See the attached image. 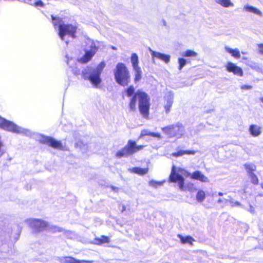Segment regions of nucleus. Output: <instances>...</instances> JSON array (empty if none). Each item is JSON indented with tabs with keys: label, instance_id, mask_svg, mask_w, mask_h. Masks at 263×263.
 Masks as SVG:
<instances>
[{
	"label": "nucleus",
	"instance_id": "nucleus-1",
	"mask_svg": "<svg viewBox=\"0 0 263 263\" xmlns=\"http://www.w3.org/2000/svg\"><path fill=\"white\" fill-rule=\"evenodd\" d=\"M138 99L139 109L142 116L147 118L149 115L150 107V98L148 95L140 90H137L132 97L129 103V109L131 111L136 109L137 100Z\"/></svg>",
	"mask_w": 263,
	"mask_h": 263
},
{
	"label": "nucleus",
	"instance_id": "nucleus-17",
	"mask_svg": "<svg viewBox=\"0 0 263 263\" xmlns=\"http://www.w3.org/2000/svg\"><path fill=\"white\" fill-rule=\"evenodd\" d=\"M261 127L255 124L250 125L249 131L253 137H257L261 133Z\"/></svg>",
	"mask_w": 263,
	"mask_h": 263
},
{
	"label": "nucleus",
	"instance_id": "nucleus-22",
	"mask_svg": "<svg viewBox=\"0 0 263 263\" xmlns=\"http://www.w3.org/2000/svg\"><path fill=\"white\" fill-rule=\"evenodd\" d=\"M130 61L133 68L139 67V58L137 53H133L131 55Z\"/></svg>",
	"mask_w": 263,
	"mask_h": 263
},
{
	"label": "nucleus",
	"instance_id": "nucleus-47",
	"mask_svg": "<svg viewBox=\"0 0 263 263\" xmlns=\"http://www.w3.org/2000/svg\"><path fill=\"white\" fill-rule=\"evenodd\" d=\"M30 2H31V0H26L24 1V2L26 3H27L28 4H31Z\"/></svg>",
	"mask_w": 263,
	"mask_h": 263
},
{
	"label": "nucleus",
	"instance_id": "nucleus-25",
	"mask_svg": "<svg viewBox=\"0 0 263 263\" xmlns=\"http://www.w3.org/2000/svg\"><path fill=\"white\" fill-rule=\"evenodd\" d=\"M178 238L180 239L182 243H190L192 244V242L194 240V239L190 236L184 237L181 235H178Z\"/></svg>",
	"mask_w": 263,
	"mask_h": 263
},
{
	"label": "nucleus",
	"instance_id": "nucleus-19",
	"mask_svg": "<svg viewBox=\"0 0 263 263\" xmlns=\"http://www.w3.org/2000/svg\"><path fill=\"white\" fill-rule=\"evenodd\" d=\"M131 172L140 175H143L147 173L148 168H141L139 167H134L130 170Z\"/></svg>",
	"mask_w": 263,
	"mask_h": 263
},
{
	"label": "nucleus",
	"instance_id": "nucleus-2",
	"mask_svg": "<svg viewBox=\"0 0 263 263\" xmlns=\"http://www.w3.org/2000/svg\"><path fill=\"white\" fill-rule=\"evenodd\" d=\"M105 67L104 62L100 63L96 68L87 67L82 71V77L85 80L89 81L93 87L98 88L102 82L101 74Z\"/></svg>",
	"mask_w": 263,
	"mask_h": 263
},
{
	"label": "nucleus",
	"instance_id": "nucleus-3",
	"mask_svg": "<svg viewBox=\"0 0 263 263\" xmlns=\"http://www.w3.org/2000/svg\"><path fill=\"white\" fill-rule=\"evenodd\" d=\"M52 23L54 26H58L59 35L60 39L65 41L67 44L68 41L65 40V36L68 35L72 38L75 37V33L77 31V27L76 26L71 24H65L63 23L62 18L59 17H55L51 15Z\"/></svg>",
	"mask_w": 263,
	"mask_h": 263
},
{
	"label": "nucleus",
	"instance_id": "nucleus-27",
	"mask_svg": "<svg viewBox=\"0 0 263 263\" xmlns=\"http://www.w3.org/2000/svg\"><path fill=\"white\" fill-rule=\"evenodd\" d=\"M205 198V192L202 190H199L196 194V199L199 202H202Z\"/></svg>",
	"mask_w": 263,
	"mask_h": 263
},
{
	"label": "nucleus",
	"instance_id": "nucleus-4",
	"mask_svg": "<svg viewBox=\"0 0 263 263\" xmlns=\"http://www.w3.org/2000/svg\"><path fill=\"white\" fill-rule=\"evenodd\" d=\"M114 74L116 82L122 86H126L130 82L129 72L125 64L118 63L114 70Z\"/></svg>",
	"mask_w": 263,
	"mask_h": 263
},
{
	"label": "nucleus",
	"instance_id": "nucleus-52",
	"mask_svg": "<svg viewBox=\"0 0 263 263\" xmlns=\"http://www.w3.org/2000/svg\"><path fill=\"white\" fill-rule=\"evenodd\" d=\"M250 212H253V210H252V209H251Z\"/></svg>",
	"mask_w": 263,
	"mask_h": 263
},
{
	"label": "nucleus",
	"instance_id": "nucleus-34",
	"mask_svg": "<svg viewBox=\"0 0 263 263\" xmlns=\"http://www.w3.org/2000/svg\"><path fill=\"white\" fill-rule=\"evenodd\" d=\"M163 182L157 181L155 180H152L149 182V185L154 187H157L158 186L162 185Z\"/></svg>",
	"mask_w": 263,
	"mask_h": 263
},
{
	"label": "nucleus",
	"instance_id": "nucleus-36",
	"mask_svg": "<svg viewBox=\"0 0 263 263\" xmlns=\"http://www.w3.org/2000/svg\"><path fill=\"white\" fill-rule=\"evenodd\" d=\"M30 3L31 4H30L31 5H33L35 7H43L44 6V4L41 0L37 1V2H35L33 4H32L31 1L30 2Z\"/></svg>",
	"mask_w": 263,
	"mask_h": 263
},
{
	"label": "nucleus",
	"instance_id": "nucleus-32",
	"mask_svg": "<svg viewBox=\"0 0 263 263\" xmlns=\"http://www.w3.org/2000/svg\"><path fill=\"white\" fill-rule=\"evenodd\" d=\"M250 178L251 182L254 184H257L258 183V179L257 176L254 174H250L248 175Z\"/></svg>",
	"mask_w": 263,
	"mask_h": 263
},
{
	"label": "nucleus",
	"instance_id": "nucleus-7",
	"mask_svg": "<svg viewBox=\"0 0 263 263\" xmlns=\"http://www.w3.org/2000/svg\"><path fill=\"white\" fill-rule=\"evenodd\" d=\"M86 46L84 49L85 54L78 59V61L82 64H85L90 61L95 55L98 49L97 44L90 39L87 38L85 41Z\"/></svg>",
	"mask_w": 263,
	"mask_h": 263
},
{
	"label": "nucleus",
	"instance_id": "nucleus-45",
	"mask_svg": "<svg viewBox=\"0 0 263 263\" xmlns=\"http://www.w3.org/2000/svg\"><path fill=\"white\" fill-rule=\"evenodd\" d=\"M111 189H112V190L115 191V192H117L119 190V189L118 187H115V186H111Z\"/></svg>",
	"mask_w": 263,
	"mask_h": 263
},
{
	"label": "nucleus",
	"instance_id": "nucleus-41",
	"mask_svg": "<svg viewBox=\"0 0 263 263\" xmlns=\"http://www.w3.org/2000/svg\"><path fill=\"white\" fill-rule=\"evenodd\" d=\"M72 72L76 76H77L80 74V70L78 69L77 68H72Z\"/></svg>",
	"mask_w": 263,
	"mask_h": 263
},
{
	"label": "nucleus",
	"instance_id": "nucleus-18",
	"mask_svg": "<svg viewBox=\"0 0 263 263\" xmlns=\"http://www.w3.org/2000/svg\"><path fill=\"white\" fill-rule=\"evenodd\" d=\"M243 10L247 12L253 13L259 16L262 15V12L258 9L249 5H246L243 7Z\"/></svg>",
	"mask_w": 263,
	"mask_h": 263
},
{
	"label": "nucleus",
	"instance_id": "nucleus-51",
	"mask_svg": "<svg viewBox=\"0 0 263 263\" xmlns=\"http://www.w3.org/2000/svg\"><path fill=\"white\" fill-rule=\"evenodd\" d=\"M70 62V61H69V60H67V65L69 64Z\"/></svg>",
	"mask_w": 263,
	"mask_h": 263
},
{
	"label": "nucleus",
	"instance_id": "nucleus-50",
	"mask_svg": "<svg viewBox=\"0 0 263 263\" xmlns=\"http://www.w3.org/2000/svg\"><path fill=\"white\" fill-rule=\"evenodd\" d=\"M260 100L263 103V97L260 98Z\"/></svg>",
	"mask_w": 263,
	"mask_h": 263
},
{
	"label": "nucleus",
	"instance_id": "nucleus-5",
	"mask_svg": "<svg viewBox=\"0 0 263 263\" xmlns=\"http://www.w3.org/2000/svg\"><path fill=\"white\" fill-rule=\"evenodd\" d=\"M0 127L5 130L24 136H30L31 132L28 129L23 128L12 121L7 120L0 116Z\"/></svg>",
	"mask_w": 263,
	"mask_h": 263
},
{
	"label": "nucleus",
	"instance_id": "nucleus-29",
	"mask_svg": "<svg viewBox=\"0 0 263 263\" xmlns=\"http://www.w3.org/2000/svg\"><path fill=\"white\" fill-rule=\"evenodd\" d=\"M197 54L196 52L191 49L186 50L182 53V55L185 57H195Z\"/></svg>",
	"mask_w": 263,
	"mask_h": 263
},
{
	"label": "nucleus",
	"instance_id": "nucleus-6",
	"mask_svg": "<svg viewBox=\"0 0 263 263\" xmlns=\"http://www.w3.org/2000/svg\"><path fill=\"white\" fill-rule=\"evenodd\" d=\"M161 129L168 138H176L177 139L183 136L185 132L183 125L179 122L162 127Z\"/></svg>",
	"mask_w": 263,
	"mask_h": 263
},
{
	"label": "nucleus",
	"instance_id": "nucleus-28",
	"mask_svg": "<svg viewBox=\"0 0 263 263\" xmlns=\"http://www.w3.org/2000/svg\"><path fill=\"white\" fill-rule=\"evenodd\" d=\"M109 241V238L105 236H102L101 238H96L95 239V243L97 245H101L104 243L108 242Z\"/></svg>",
	"mask_w": 263,
	"mask_h": 263
},
{
	"label": "nucleus",
	"instance_id": "nucleus-33",
	"mask_svg": "<svg viewBox=\"0 0 263 263\" xmlns=\"http://www.w3.org/2000/svg\"><path fill=\"white\" fill-rule=\"evenodd\" d=\"M179 69L181 70L186 64V60L183 58H178Z\"/></svg>",
	"mask_w": 263,
	"mask_h": 263
},
{
	"label": "nucleus",
	"instance_id": "nucleus-35",
	"mask_svg": "<svg viewBox=\"0 0 263 263\" xmlns=\"http://www.w3.org/2000/svg\"><path fill=\"white\" fill-rule=\"evenodd\" d=\"M178 173H181L182 175H184L186 177H188L190 176L191 177V175H192V174L190 172H189L188 171H187L186 170H185L184 168H178Z\"/></svg>",
	"mask_w": 263,
	"mask_h": 263
},
{
	"label": "nucleus",
	"instance_id": "nucleus-8",
	"mask_svg": "<svg viewBox=\"0 0 263 263\" xmlns=\"http://www.w3.org/2000/svg\"><path fill=\"white\" fill-rule=\"evenodd\" d=\"M143 147L142 145L137 146L135 141L129 140L127 145L117 153L116 156L119 158L127 157L142 149Z\"/></svg>",
	"mask_w": 263,
	"mask_h": 263
},
{
	"label": "nucleus",
	"instance_id": "nucleus-46",
	"mask_svg": "<svg viewBox=\"0 0 263 263\" xmlns=\"http://www.w3.org/2000/svg\"><path fill=\"white\" fill-rule=\"evenodd\" d=\"M162 22L163 23V26H166V22L164 20H162Z\"/></svg>",
	"mask_w": 263,
	"mask_h": 263
},
{
	"label": "nucleus",
	"instance_id": "nucleus-48",
	"mask_svg": "<svg viewBox=\"0 0 263 263\" xmlns=\"http://www.w3.org/2000/svg\"><path fill=\"white\" fill-rule=\"evenodd\" d=\"M223 194H223V193H222V192H219V193H218V195L219 196H223Z\"/></svg>",
	"mask_w": 263,
	"mask_h": 263
},
{
	"label": "nucleus",
	"instance_id": "nucleus-11",
	"mask_svg": "<svg viewBox=\"0 0 263 263\" xmlns=\"http://www.w3.org/2000/svg\"><path fill=\"white\" fill-rule=\"evenodd\" d=\"M26 222L36 231H41L48 228V223L45 221L40 219H30L27 220Z\"/></svg>",
	"mask_w": 263,
	"mask_h": 263
},
{
	"label": "nucleus",
	"instance_id": "nucleus-37",
	"mask_svg": "<svg viewBox=\"0 0 263 263\" xmlns=\"http://www.w3.org/2000/svg\"><path fill=\"white\" fill-rule=\"evenodd\" d=\"M151 132L148 130H143L141 132V136H151Z\"/></svg>",
	"mask_w": 263,
	"mask_h": 263
},
{
	"label": "nucleus",
	"instance_id": "nucleus-12",
	"mask_svg": "<svg viewBox=\"0 0 263 263\" xmlns=\"http://www.w3.org/2000/svg\"><path fill=\"white\" fill-rule=\"evenodd\" d=\"M164 108L165 112L168 114L171 111V108L174 101V93L172 91L167 92L164 97Z\"/></svg>",
	"mask_w": 263,
	"mask_h": 263
},
{
	"label": "nucleus",
	"instance_id": "nucleus-43",
	"mask_svg": "<svg viewBox=\"0 0 263 263\" xmlns=\"http://www.w3.org/2000/svg\"><path fill=\"white\" fill-rule=\"evenodd\" d=\"M224 200L226 204L229 202L230 205L231 204V201H233L232 198L230 196H229L228 198L227 199H224Z\"/></svg>",
	"mask_w": 263,
	"mask_h": 263
},
{
	"label": "nucleus",
	"instance_id": "nucleus-21",
	"mask_svg": "<svg viewBox=\"0 0 263 263\" xmlns=\"http://www.w3.org/2000/svg\"><path fill=\"white\" fill-rule=\"evenodd\" d=\"M225 50L228 53L231 54V55L235 58H239L240 57V54L239 50L237 48L232 49L229 47H225Z\"/></svg>",
	"mask_w": 263,
	"mask_h": 263
},
{
	"label": "nucleus",
	"instance_id": "nucleus-23",
	"mask_svg": "<svg viewBox=\"0 0 263 263\" xmlns=\"http://www.w3.org/2000/svg\"><path fill=\"white\" fill-rule=\"evenodd\" d=\"M244 166L247 172L248 175L250 174H253L256 168L255 165L251 163H247L244 165Z\"/></svg>",
	"mask_w": 263,
	"mask_h": 263
},
{
	"label": "nucleus",
	"instance_id": "nucleus-14",
	"mask_svg": "<svg viewBox=\"0 0 263 263\" xmlns=\"http://www.w3.org/2000/svg\"><path fill=\"white\" fill-rule=\"evenodd\" d=\"M59 261L60 263H83V262H89V261L83 260H80L75 259L74 258L66 256L59 258Z\"/></svg>",
	"mask_w": 263,
	"mask_h": 263
},
{
	"label": "nucleus",
	"instance_id": "nucleus-53",
	"mask_svg": "<svg viewBox=\"0 0 263 263\" xmlns=\"http://www.w3.org/2000/svg\"><path fill=\"white\" fill-rule=\"evenodd\" d=\"M262 249H263V247L262 248Z\"/></svg>",
	"mask_w": 263,
	"mask_h": 263
},
{
	"label": "nucleus",
	"instance_id": "nucleus-16",
	"mask_svg": "<svg viewBox=\"0 0 263 263\" xmlns=\"http://www.w3.org/2000/svg\"><path fill=\"white\" fill-rule=\"evenodd\" d=\"M152 55L153 58H157L162 61H163L166 63H168L170 61L171 57L168 54L162 53L155 51H152Z\"/></svg>",
	"mask_w": 263,
	"mask_h": 263
},
{
	"label": "nucleus",
	"instance_id": "nucleus-40",
	"mask_svg": "<svg viewBox=\"0 0 263 263\" xmlns=\"http://www.w3.org/2000/svg\"><path fill=\"white\" fill-rule=\"evenodd\" d=\"M257 46L259 49V52L263 54V43L258 44Z\"/></svg>",
	"mask_w": 263,
	"mask_h": 263
},
{
	"label": "nucleus",
	"instance_id": "nucleus-10",
	"mask_svg": "<svg viewBox=\"0 0 263 263\" xmlns=\"http://www.w3.org/2000/svg\"><path fill=\"white\" fill-rule=\"evenodd\" d=\"M170 181L173 183H178L181 191H184V178L183 176L176 172V167L173 165L169 177Z\"/></svg>",
	"mask_w": 263,
	"mask_h": 263
},
{
	"label": "nucleus",
	"instance_id": "nucleus-49",
	"mask_svg": "<svg viewBox=\"0 0 263 263\" xmlns=\"http://www.w3.org/2000/svg\"><path fill=\"white\" fill-rule=\"evenodd\" d=\"M125 210V207L124 205H123L122 206V212H123Z\"/></svg>",
	"mask_w": 263,
	"mask_h": 263
},
{
	"label": "nucleus",
	"instance_id": "nucleus-26",
	"mask_svg": "<svg viewBox=\"0 0 263 263\" xmlns=\"http://www.w3.org/2000/svg\"><path fill=\"white\" fill-rule=\"evenodd\" d=\"M216 2L223 6V7H229L230 6L233 7L234 6L233 3H232L230 0H215Z\"/></svg>",
	"mask_w": 263,
	"mask_h": 263
},
{
	"label": "nucleus",
	"instance_id": "nucleus-15",
	"mask_svg": "<svg viewBox=\"0 0 263 263\" xmlns=\"http://www.w3.org/2000/svg\"><path fill=\"white\" fill-rule=\"evenodd\" d=\"M191 178L199 180L202 182H209V179L208 177L205 176L202 173L199 171H196L192 174Z\"/></svg>",
	"mask_w": 263,
	"mask_h": 263
},
{
	"label": "nucleus",
	"instance_id": "nucleus-9",
	"mask_svg": "<svg viewBox=\"0 0 263 263\" xmlns=\"http://www.w3.org/2000/svg\"><path fill=\"white\" fill-rule=\"evenodd\" d=\"M38 140L40 143L46 144L55 149L63 150V145L60 141H58L49 136H45L40 135L37 137Z\"/></svg>",
	"mask_w": 263,
	"mask_h": 263
},
{
	"label": "nucleus",
	"instance_id": "nucleus-30",
	"mask_svg": "<svg viewBox=\"0 0 263 263\" xmlns=\"http://www.w3.org/2000/svg\"><path fill=\"white\" fill-rule=\"evenodd\" d=\"M49 230L52 232H63L64 233L70 232V231H66L65 230L62 228L54 226H51L50 228H49Z\"/></svg>",
	"mask_w": 263,
	"mask_h": 263
},
{
	"label": "nucleus",
	"instance_id": "nucleus-44",
	"mask_svg": "<svg viewBox=\"0 0 263 263\" xmlns=\"http://www.w3.org/2000/svg\"><path fill=\"white\" fill-rule=\"evenodd\" d=\"M224 199H226L225 198H219L218 201H217V202L218 203H225V200Z\"/></svg>",
	"mask_w": 263,
	"mask_h": 263
},
{
	"label": "nucleus",
	"instance_id": "nucleus-31",
	"mask_svg": "<svg viewBox=\"0 0 263 263\" xmlns=\"http://www.w3.org/2000/svg\"><path fill=\"white\" fill-rule=\"evenodd\" d=\"M126 95L128 97L133 96L135 92V89L133 85H130L126 89Z\"/></svg>",
	"mask_w": 263,
	"mask_h": 263
},
{
	"label": "nucleus",
	"instance_id": "nucleus-42",
	"mask_svg": "<svg viewBox=\"0 0 263 263\" xmlns=\"http://www.w3.org/2000/svg\"><path fill=\"white\" fill-rule=\"evenodd\" d=\"M241 205L240 203L238 201H231V206H238Z\"/></svg>",
	"mask_w": 263,
	"mask_h": 263
},
{
	"label": "nucleus",
	"instance_id": "nucleus-24",
	"mask_svg": "<svg viewBox=\"0 0 263 263\" xmlns=\"http://www.w3.org/2000/svg\"><path fill=\"white\" fill-rule=\"evenodd\" d=\"M135 72V79L134 81L135 83L139 82L142 78V70L141 68L137 67L135 68H133Z\"/></svg>",
	"mask_w": 263,
	"mask_h": 263
},
{
	"label": "nucleus",
	"instance_id": "nucleus-20",
	"mask_svg": "<svg viewBox=\"0 0 263 263\" xmlns=\"http://www.w3.org/2000/svg\"><path fill=\"white\" fill-rule=\"evenodd\" d=\"M196 153V152L194 151L191 150H179L177 152L173 153L172 154V156L177 157L179 156H183L185 154L188 155H194Z\"/></svg>",
	"mask_w": 263,
	"mask_h": 263
},
{
	"label": "nucleus",
	"instance_id": "nucleus-39",
	"mask_svg": "<svg viewBox=\"0 0 263 263\" xmlns=\"http://www.w3.org/2000/svg\"><path fill=\"white\" fill-rule=\"evenodd\" d=\"M151 136L153 137L161 138V135L159 133L151 132Z\"/></svg>",
	"mask_w": 263,
	"mask_h": 263
},
{
	"label": "nucleus",
	"instance_id": "nucleus-38",
	"mask_svg": "<svg viewBox=\"0 0 263 263\" xmlns=\"http://www.w3.org/2000/svg\"><path fill=\"white\" fill-rule=\"evenodd\" d=\"M240 88L243 90H250L252 88V86L248 85H243L241 86Z\"/></svg>",
	"mask_w": 263,
	"mask_h": 263
},
{
	"label": "nucleus",
	"instance_id": "nucleus-13",
	"mask_svg": "<svg viewBox=\"0 0 263 263\" xmlns=\"http://www.w3.org/2000/svg\"><path fill=\"white\" fill-rule=\"evenodd\" d=\"M226 69L228 72H233L234 74L237 76L242 77L243 76V70L242 68L232 62H228L226 65Z\"/></svg>",
	"mask_w": 263,
	"mask_h": 263
}]
</instances>
